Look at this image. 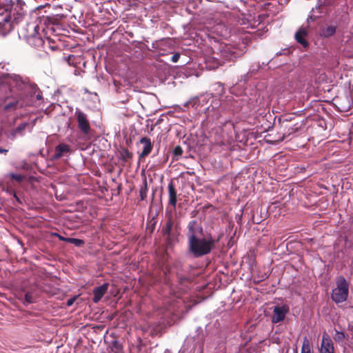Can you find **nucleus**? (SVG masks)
Listing matches in <instances>:
<instances>
[{"label":"nucleus","mask_w":353,"mask_h":353,"mask_svg":"<svg viewBox=\"0 0 353 353\" xmlns=\"http://www.w3.org/2000/svg\"><path fill=\"white\" fill-rule=\"evenodd\" d=\"M279 130L282 137L278 141L290 138L296 132L301 130L305 125L303 120H299L293 114L282 115L279 119Z\"/></svg>","instance_id":"nucleus-1"},{"label":"nucleus","mask_w":353,"mask_h":353,"mask_svg":"<svg viewBox=\"0 0 353 353\" xmlns=\"http://www.w3.org/2000/svg\"><path fill=\"white\" fill-rule=\"evenodd\" d=\"M218 241L219 239L214 240L211 236L208 239L199 236L194 239V237L188 241V250L194 256L201 257L210 254Z\"/></svg>","instance_id":"nucleus-2"},{"label":"nucleus","mask_w":353,"mask_h":353,"mask_svg":"<svg viewBox=\"0 0 353 353\" xmlns=\"http://www.w3.org/2000/svg\"><path fill=\"white\" fill-rule=\"evenodd\" d=\"M161 233L165 237V242L168 245H172L176 240L180 234L179 223L172 215H170L163 225Z\"/></svg>","instance_id":"nucleus-3"},{"label":"nucleus","mask_w":353,"mask_h":353,"mask_svg":"<svg viewBox=\"0 0 353 353\" xmlns=\"http://www.w3.org/2000/svg\"><path fill=\"white\" fill-rule=\"evenodd\" d=\"M349 294V286L343 276H341L336 281V288L332 290V299L336 303L345 301Z\"/></svg>","instance_id":"nucleus-4"},{"label":"nucleus","mask_w":353,"mask_h":353,"mask_svg":"<svg viewBox=\"0 0 353 353\" xmlns=\"http://www.w3.org/2000/svg\"><path fill=\"white\" fill-rule=\"evenodd\" d=\"M78 123V128L84 134L88 135L91 130V126L88 116L79 109H77L74 113Z\"/></svg>","instance_id":"nucleus-5"},{"label":"nucleus","mask_w":353,"mask_h":353,"mask_svg":"<svg viewBox=\"0 0 353 353\" xmlns=\"http://www.w3.org/2000/svg\"><path fill=\"white\" fill-rule=\"evenodd\" d=\"M203 232V230L202 226L196 220L190 221L188 225V231L186 234L188 241L192 240L194 237L195 239L199 236H202Z\"/></svg>","instance_id":"nucleus-6"},{"label":"nucleus","mask_w":353,"mask_h":353,"mask_svg":"<svg viewBox=\"0 0 353 353\" xmlns=\"http://www.w3.org/2000/svg\"><path fill=\"white\" fill-rule=\"evenodd\" d=\"M289 312V307L286 305H277L274 307L272 322L277 323L283 321Z\"/></svg>","instance_id":"nucleus-7"},{"label":"nucleus","mask_w":353,"mask_h":353,"mask_svg":"<svg viewBox=\"0 0 353 353\" xmlns=\"http://www.w3.org/2000/svg\"><path fill=\"white\" fill-rule=\"evenodd\" d=\"M139 143L143 145V150L139 154V158L141 160L148 157L150 154L153 148V145L151 142L150 139L146 137H142L139 140Z\"/></svg>","instance_id":"nucleus-8"},{"label":"nucleus","mask_w":353,"mask_h":353,"mask_svg":"<svg viewBox=\"0 0 353 353\" xmlns=\"http://www.w3.org/2000/svg\"><path fill=\"white\" fill-rule=\"evenodd\" d=\"M321 353H334L333 343L327 333L323 335V339L321 345Z\"/></svg>","instance_id":"nucleus-9"},{"label":"nucleus","mask_w":353,"mask_h":353,"mask_svg":"<svg viewBox=\"0 0 353 353\" xmlns=\"http://www.w3.org/2000/svg\"><path fill=\"white\" fill-rule=\"evenodd\" d=\"M307 30L305 28L301 27L295 33V39L297 43L301 44L304 48H307L309 46L305 37L307 36Z\"/></svg>","instance_id":"nucleus-10"},{"label":"nucleus","mask_w":353,"mask_h":353,"mask_svg":"<svg viewBox=\"0 0 353 353\" xmlns=\"http://www.w3.org/2000/svg\"><path fill=\"white\" fill-rule=\"evenodd\" d=\"M108 286L109 284L108 283H105L101 286L94 288L92 298L94 303H97L102 299L104 294L107 292Z\"/></svg>","instance_id":"nucleus-11"},{"label":"nucleus","mask_w":353,"mask_h":353,"mask_svg":"<svg viewBox=\"0 0 353 353\" xmlns=\"http://www.w3.org/2000/svg\"><path fill=\"white\" fill-rule=\"evenodd\" d=\"M170 205L175 208L177 202V191L172 181H171L168 186Z\"/></svg>","instance_id":"nucleus-12"},{"label":"nucleus","mask_w":353,"mask_h":353,"mask_svg":"<svg viewBox=\"0 0 353 353\" xmlns=\"http://www.w3.org/2000/svg\"><path fill=\"white\" fill-rule=\"evenodd\" d=\"M27 41L28 43L34 47L40 48L43 46V39L37 34L34 33L28 37Z\"/></svg>","instance_id":"nucleus-13"},{"label":"nucleus","mask_w":353,"mask_h":353,"mask_svg":"<svg viewBox=\"0 0 353 353\" xmlns=\"http://www.w3.org/2000/svg\"><path fill=\"white\" fill-rule=\"evenodd\" d=\"M68 152H70V146L65 143H61L56 146L52 159H59L64 153H67Z\"/></svg>","instance_id":"nucleus-14"},{"label":"nucleus","mask_w":353,"mask_h":353,"mask_svg":"<svg viewBox=\"0 0 353 353\" xmlns=\"http://www.w3.org/2000/svg\"><path fill=\"white\" fill-rule=\"evenodd\" d=\"M336 30V26L330 25L324 27L320 30V36L324 38H328L333 36Z\"/></svg>","instance_id":"nucleus-15"},{"label":"nucleus","mask_w":353,"mask_h":353,"mask_svg":"<svg viewBox=\"0 0 353 353\" xmlns=\"http://www.w3.org/2000/svg\"><path fill=\"white\" fill-rule=\"evenodd\" d=\"M119 153L121 159L124 163L128 162L133 157L132 152H130L127 148H122Z\"/></svg>","instance_id":"nucleus-16"},{"label":"nucleus","mask_w":353,"mask_h":353,"mask_svg":"<svg viewBox=\"0 0 353 353\" xmlns=\"http://www.w3.org/2000/svg\"><path fill=\"white\" fill-rule=\"evenodd\" d=\"M148 192V184L147 181L145 179L139 189V196L140 200L143 201L147 197Z\"/></svg>","instance_id":"nucleus-17"},{"label":"nucleus","mask_w":353,"mask_h":353,"mask_svg":"<svg viewBox=\"0 0 353 353\" xmlns=\"http://www.w3.org/2000/svg\"><path fill=\"white\" fill-rule=\"evenodd\" d=\"M301 353H312L309 340L307 337H304Z\"/></svg>","instance_id":"nucleus-18"},{"label":"nucleus","mask_w":353,"mask_h":353,"mask_svg":"<svg viewBox=\"0 0 353 353\" xmlns=\"http://www.w3.org/2000/svg\"><path fill=\"white\" fill-rule=\"evenodd\" d=\"M110 349L114 353H119L122 350V346L118 341H114L111 343Z\"/></svg>","instance_id":"nucleus-19"},{"label":"nucleus","mask_w":353,"mask_h":353,"mask_svg":"<svg viewBox=\"0 0 353 353\" xmlns=\"http://www.w3.org/2000/svg\"><path fill=\"white\" fill-rule=\"evenodd\" d=\"M28 124L27 123H21L16 129L13 130L12 134L16 135L17 134H22L23 131L26 130V127H28Z\"/></svg>","instance_id":"nucleus-20"},{"label":"nucleus","mask_w":353,"mask_h":353,"mask_svg":"<svg viewBox=\"0 0 353 353\" xmlns=\"http://www.w3.org/2000/svg\"><path fill=\"white\" fill-rule=\"evenodd\" d=\"M36 299H37V296L35 295H34L32 292H28L25 294L24 299H25V302L26 303H34V302H35Z\"/></svg>","instance_id":"nucleus-21"},{"label":"nucleus","mask_w":353,"mask_h":353,"mask_svg":"<svg viewBox=\"0 0 353 353\" xmlns=\"http://www.w3.org/2000/svg\"><path fill=\"white\" fill-rule=\"evenodd\" d=\"M68 243H72L79 248H81L84 245V241L83 240L76 238H69Z\"/></svg>","instance_id":"nucleus-22"},{"label":"nucleus","mask_w":353,"mask_h":353,"mask_svg":"<svg viewBox=\"0 0 353 353\" xmlns=\"http://www.w3.org/2000/svg\"><path fill=\"white\" fill-rule=\"evenodd\" d=\"M9 177L11 180H15L19 183L21 182L24 178V176L20 174L14 173L9 174Z\"/></svg>","instance_id":"nucleus-23"},{"label":"nucleus","mask_w":353,"mask_h":353,"mask_svg":"<svg viewBox=\"0 0 353 353\" xmlns=\"http://www.w3.org/2000/svg\"><path fill=\"white\" fill-rule=\"evenodd\" d=\"M199 102V100L198 98H194V99H192L191 100L187 101L184 104V106L188 107L189 105H192V107H194V106L198 105Z\"/></svg>","instance_id":"nucleus-24"},{"label":"nucleus","mask_w":353,"mask_h":353,"mask_svg":"<svg viewBox=\"0 0 353 353\" xmlns=\"http://www.w3.org/2000/svg\"><path fill=\"white\" fill-rule=\"evenodd\" d=\"M183 152V150L180 145H176L173 150V154L175 157H179L181 156Z\"/></svg>","instance_id":"nucleus-25"},{"label":"nucleus","mask_w":353,"mask_h":353,"mask_svg":"<svg viewBox=\"0 0 353 353\" xmlns=\"http://www.w3.org/2000/svg\"><path fill=\"white\" fill-rule=\"evenodd\" d=\"M17 104H18V101H14L7 103L5 105L4 108L6 110H10L11 109H14V108H16Z\"/></svg>","instance_id":"nucleus-26"},{"label":"nucleus","mask_w":353,"mask_h":353,"mask_svg":"<svg viewBox=\"0 0 353 353\" xmlns=\"http://www.w3.org/2000/svg\"><path fill=\"white\" fill-rule=\"evenodd\" d=\"M345 339V334L343 332L336 331V334L334 336L335 341H341Z\"/></svg>","instance_id":"nucleus-27"},{"label":"nucleus","mask_w":353,"mask_h":353,"mask_svg":"<svg viewBox=\"0 0 353 353\" xmlns=\"http://www.w3.org/2000/svg\"><path fill=\"white\" fill-rule=\"evenodd\" d=\"M180 58V54L179 53H175L171 57V61L173 63H176Z\"/></svg>","instance_id":"nucleus-28"},{"label":"nucleus","mask_w":353,"mask_h":353,"mask_svg":"<svg viewBox=\"0 0 353 353\" xmlns=\"http://www.w3.org/2000/svg\"><path fill=\"white\" fill-rule=\"evenodd\" d=\"M53 234H54V236H57L60 241H65V242L68 243V240H69V237H63L57 233H54Z\"/></svg>","instance_id":"nucleus-29"},{"label":"nucleus","mask_w":353,"mask_h":353,"mask_svg":"<svg viewBox=\"0 0 353 353\" xmlns=\"http://www.w3.org/2000/svg\"><path fill=\"white\" fill-rule=\"evenodd\" d=\"M234 52L231 50V54H223V56L226 57V59H230L231 60H232L234 58L236 57V55L234 54Z\"/></svg>","instance_id":"nucleus-30"},{"label":"nucleus","mask_w":353,"mask_h":353,"mask_svg":"<svg viewBox=\"0 0 353 353\" xmlns=\"http://www.w3.org/2000/svg\"><path fill=\"white\" fill-rule=\"evenodd\" d=\"M77 299V298L74 296V297H72V298H70L69 299L68 301H67V305L68 306H71L74 302L75 301V300Z\"/></svg>","instance_id":"nucleus-31"},{"label":"nucleus","mask_w":353,"mask_h":353,"mask_svg":"<svg viewBox=\"0 0 353 353\" xmlns=\"http://www.w3.org/2000/svg\"><path fill=\"white\" fill-rule=\"evenodd\" d=\"M325 8V7L323 5H319L317 7H316V10H317L319 13H323V10Z\"/></svg>","instance_id":"nucleus-32"},{"label":"nucleus","mask_w":353,"mask_h":353,"mask_svg":"<svg viewBox=\"0 0 353 353\" xmlns=\"http://www.w3.org/2000/svg\"><path fill=\"white\" fill-rule=\"evenodd\" d=\"M319 17V16H316L314 15V14H312L309 16L308 19H307V21L309 20H312V21H314L316 20L317 18Z\"/></svg>","instance_id":"nucleus-33"},{"label":"nucleus","mask_w":353,"mask_h":353,"mask_svg":"<svg viewBox=\"0 0 353 353\" xmlns=\"http://www.w3.org/2000/svg\"><path fill=\"white\" fill-rule=\"evenodd\" d=\"M36 98H37V99H38V100L41 99H42L41 93V92H39V93L37 94Z\"/></svg>","instance_id":"nucleus-34"},{"label":"nucleus","mask_w":353,"mask_h":353,"mask_svg":"<svg viewBox=\"0 0 353 353\" xmlns=\"http://www.w3.org/2000/svg\"><path fill=\"white\" fill-rule=\"evenodd\" d=\"M7 152H8V150L3 149V148H0V153L6 154Z\"/></svg>","instance_id":"nucleus-35"},{"label":"nucleus","mask_w":353,"mask_h":353,"mask_svg":"<svg viewBox=\"0 0 353 353\" xmlns=\"http://www.w3.org/2000/svg\"><path fill=\"white\" fill-rule=\"evenodd\" d=\"M14 198L17 199V201L19 203H22V202H21V201L20 200V199L17 196V194H14Z\"/></svg>","instance_id":"nucleus-36"},{"label":"nucleus","mask_w":353,"mask_h":353,"mask_svg":"<svg viewBox=\"0 0 353 353\" xmlns=\"http://www.w3.org/2000/svg\"><path fill=\"white\" fill-rule=\"evenodd\" d=\"M34 32L37 31V29H39V26H35L34 28H33Z\"/></svg>","instance_id":"nucleus-37"},{"label":"nucleus","mask_w":353,"mask_h":353,"mask_svg":"<svg viewBox=\"0 0 353 353\" xmlns=\"http://www.w3.org/2000/svg\"><path fill=\"white\" fill-rule=\"evenodd\" d=\"M164 353H171V352L169 350H165Z\"/></svg>","instance_id":"nucleus-38"},{"label":"nucleus","mask_w":353,"mask_h":353,"mask_svg":"<svg viewBox=\"0 0 353 353\" xmlns=\"http://www.w3.org/2000/svg\"><path fill=\"white\" fill-rule=\"evenodd\" d=\"M295 353H297V350L295 351Z\"/></svg>","instance_id":"nucleus-39"}]
</instances>
